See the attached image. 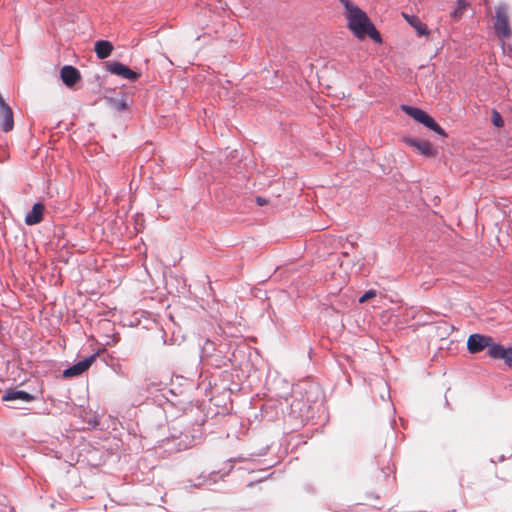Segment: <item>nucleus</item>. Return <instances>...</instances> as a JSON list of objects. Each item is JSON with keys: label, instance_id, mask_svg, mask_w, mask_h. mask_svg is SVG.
<instances>
[{"label": "nucleus", "instance_id": "1", "mask_svg": "<svg viewBox=\"0 0 512 512\" xmlns=\"http://www.w3.org/2000/svg\"><path fill=\"white\" fill-rule=\"evenodd\" d=\"M341 1L347 10L346 18L348 28L353 32V34L359 39L369 36L375 42L381 43V35L375 28L374 24L370 21L367 14L350 1Z\"/></svg>", "mask_w": 512, "mask_h": 512}, {"label": "nucleus", "instance_id": "2", "mask_svg": "<svg viewBox=\"0 0 512 512\" xmlns=\"http://www.w3.org/2000/svg\"><path fill=\"white\" fill-rule=\"evenodd\" d=\"M488 349V355L493 359H503L505 364L512 367V346H504L494 343L493 338L487 335L471 334L467 340V350L476 354L484 349Z\"/></svg>", "mask_w": 512, "mask_h": 512}, {"label": "nucleus", "instance_id": "3", "mask_svg": "<svg viewBox=\"0 0 512 512\" xmlns=\"http://www.w3.org/2000/svg\"><path fill=\"white\" fill-rule=\"evenodd\" d=\"M196 439L197 436L190 430L183 431L173 426L170 436L159 441L158 449L164 454L171 455L192 447Z\"/></svg>", "mask_w": 512, "mask_h": 512}, {"label": "nucleus", "instance_id": "4", "mask_svg": "<svg viewBox=\"0 0 512 512\" xmlns=\"http://www.w3.org/2000/svg\"><path fill=\"white\" fill-rule=\"evenodd\" d=\"M494 30L498 38L507 39L511 36V29L506 4L500 3L495 9Z\"/></svg>", "mask_w": 512, "mask_h": 512}, {"label": "nucleus", "instance_id": "5", "mask_svg": "<svg viewBox=\"0 0 512 512\" xmlns=\"http://www.w3.org/2000/svg\"><path fill=\"white\" fill-rule=\"evenodd\" d=\"M403 141L425 157L432 158L437 155V149L427 140L405 137Z\"/></svg>", "mask_w": 512, "mask_h": 512}, {"label": "nucleus", "instance_id": "6", "mask_svg": "<svg viewBox=\"0 0 512 512\" xmlns=\"http://www.w3.org/2000/svg\"><path fill=\"white\" fill-rule=\"evenodd\" d=\"M97 353L91 354L63 371V377L71 378L84 373L96 360Z\"/></svg>", "mask_w": 512, "mask_h": 512}, {"label": "nucleus", "instance_id": "7", "mask_svg": "<svg viewBox=\"0 0 512 512\" xmlns=\"http://www.w3.org/2000/svg\"><path fill=\"white\" fill-rule=\"evenodd\" d=\"M107 70L115 75H118L124 79H128L131 81H135L138 79L139 74L133 70H131L126 65L120 62H113L107 65Z\"/></svg>", "mask_w": 512, "mask_h": 512}, {"label": "nucleus", "instance_id": "8", "mask_svg": "<svg viewBox=\"0 0 512 512\" xmlns=\"http://www.w3.org/2000/svg\"><path fill=\"white\" fill-rule=\"evenodd\" d=\"M60 77L67 87H73L81 79L78 69L71 65H65L61 68Z\"/></svg>", "mask_w": 512, "mask_h": 512}, {"label": "nucleus", "instance_id": "9", "mask_svg": "<svg viewBox=\"0 0 512 512\" xmlns=\"http://www.w3.org/2000/svg\"><path fill=\"white\" fill-rule=\"evenodd\" d=\"M34 399H35L34 395H32L26 391H23V390L8 389L2 395V401H4V402H14V401L31 402Z\"/></svg>", "mask_w": 512, "mask_h": 512}, {"label": "nucleus", "instance_id": "10", "mask_svg": "<svg viewBox=\"0 0 512 512\" xmlns=\"http://www.w3.org/2000/svg\"><path fill=\"white\" fill-rule=\"evenodd\" d=\"M403 17L414 28L418 36H429L430 30L428 29L427 25L419 19L418 16L403 13Z\"/></svg>", "mask_w": 512, "mask_h": 512}, {"label": "nucleus", "instance_id": "11", "mask_svg": "<svg viewBox=\"0 0 512 512\" xmlns=\"http://www.w3.org/2000/svg\"><path fill=\"white\" fill-rule=\"evenodd\" d=\"M44 212V205L42 203H35L29 213L25 216L26 224H37L42 220Z\"/></svg>", "mask_w": 512, "mask_h": 512}, {"label": "nucleus", "instance_id": "12", "mask_svg": "<svg viewBox=\"0 0 512 512\" xmlns=\"http://www.w3.org/2000/svg\"><path fill=\"white\" fill-rule=\"evenodd\" d=\"M94 50L99 59H105L112 53L113 45L110 41L99 40L95 43Z\"/></svg>", "mask_w": 512, "mask_h": 512}, {"label": "nucleus", "instance_id": "13", "mask_svg": "<svg viewBox=\"0 0 512 512\" xmlns=\"http://www.w3.org/2000/svg\"><path fill=\"white\" fill-rule=\"evenodd\" d=\"M402 110L419 123H422L423 118H425L427 115V113L425 111H423L422 109L408 106V105H403Z\"/></svg>", "mask_w": 512, "mask_h": 512}, {"label": "nucleus", "instance_id": "14", "mask_svg": "<svg viewBox=\"0 0 512 512\" xmlns=\"http://www.w3.org/2000/svg\"><path fill=\"white\" fill-rule=\"evenodd\" d=\"M402 110L419 123H422L423 118H425L427 115V113L425 111H423L422 109L408 106V105H403Z\"/></svg>", "mask_w": 512, "mask_h": 512}, {"label": "nucleus", "instance_id": "15", "mask_svg": "<svg viewBox=\"0 0 512 512\" xmlns=\"http://www.w3.org/2000/svg\"><path fill=\"white\" fill-rule=\"evenodd\" d=\"M218 473L212 472L208 476L201 475L198 478V482L194 484V486H205V485H211L212 483L216 482V477Z\"/></svg>", "mask_w": 512, "mask_h": 512}, {"label": "nucleus", "instance_id": "16", "mask_svg": "<svg viewBox=\"0 0 512 512\" xmlns=\"http://www.w3.org/2000/svg\"><path fill=\"white\" fill-rule=\"evenodd\" d=\"M215 349L214 343L207 339L202 348V357H208L211 355V352Z\"/></svg>", "mask_w": 512, "mask_h": 512}, {"label": "nucleus", "instance_id": "17", "mask_svg": "<svg viewBox=\"0 0 512 512\" xmlns=\"http://www.w3.org/2000/svg\"><path fill=\"white\" fill-rule=\"evenodd\" d=\"M377 291L374 289L367 290L358 300L360 304L365 303L366 301L376 297Z\"/></svg>", "mask_w": 512, "mask_h": 512}, {"label": "nucleus", "instance_id": "18", "mask_svg": "<svg viewBox=\"0 0 512 512\" xmlns=\"http://www.w3.org/2000/svg\"><path fill=\"white\" fill-rule=\"evenodd\" d=\"M112 105L118 111H124L128 108L127 103L124 99L121 100H112Z\"/></svg>", "mask_w": 512, "mask_h": 512}, {"label": "nucleus", "instance_id": "19", "mask_svg": "<svg viewBox=\"0 0 512 512\" xmlns=\"http://www.w3.org/2000/svg\"><path fill=\"white\" fill-rule=\"evenodd\" d=\"M492 123L496 126V127H502L504 122H503V119L501 117V115L497 112V111H493V116H492Z\"/></svg>", "mask_w": 512, "mask_h": 512}, {"label": "nucleus", "instance_id": "20", "mask_svg": "<svg viewBox=\"0 0 512 512\" xmlns=\"http://www.w3.org/2000/svg\"><path fill=\"white\" fill-rule=\"evenodd\" d=\"M435 123L436 121L430 115L427 114L426 117L423 118V122L421 124H423L428 129H432Z\"/></svg>", "mask_w": 512, "mask_h": 512}, {"label": "nucleus", "instance_id": "21", "mask_svg": "<svg viewBox=\"0 0 512 512\" xmlns=\"http://www.w3.org/2000/svg\"><path fill=\"white\" fill-rule=\"evenodd\" d=\"M431 130L434 131L435 133H437L438 135L442 136V137H446L447 136V134L444 131V129H442L437 122L434 124V127H432Z\"/></svg>", "mask_w": 512, "mask_h": 512}, {"label": "nucleus", "instance_id": "22", "mask_svg": "<svg viewBox=\"0 0 512 512\" xmlns=\"http://www.w3.org/2000/svg\"><path fill=\"white\" fill-rule=\"evenodd\" d=\"M255 201L258 206H264L268 203V200L262 196H257Z\"/></svg>", "mask_w": 512, "mask_h": 512}, {"label": "nucleus", "instance_id": "23", "mask_svg": "<svg viewBox=\"0 0 512 512\" xmlns=\"http://www.w3.org/2000/svg\"><path fill=\"white\" fill-rule=\"evenodd\" d=\"M10 408H13V409H21L22 407L16 405V404H13V405H10Z\"/></svg>", "mask_w": 512, "mask_h": 512}, {"label": "nucleus", "instance_id": "24", "mask_svg": "<svg viewBox=\"0 0 512 512\" xmlns=\"http://www.w3.org/2000/svg\"><path fill=\"white\" fill-rule=\"evenodd\" d=\"M97 228H99L101 230V232H103V226L98 225Z\"/></svg>", "mask_w": 512, "mask_h": 512}]
</instances>
